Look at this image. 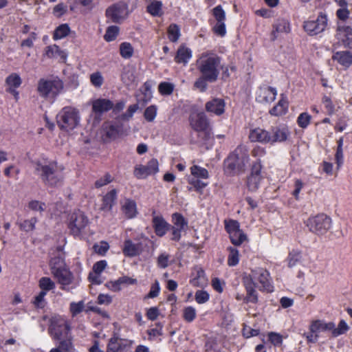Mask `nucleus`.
Instances as JSON below:
<instances>
[{"mask_svg": "<svg viewBox=\"0 0 352 352\" xmlns=\"http://www.w3.org/2000/svg\"><path fill=\"white\" fill-rule=\"evenodd\" d=\"M79 111L72 107H63L56 116L57 125L60 129L70 131L80 123Z\"/></svg>", "mask_w": 352, "mask_h": 352, "instance_id": "0eeeda50", "label": "nucleus"}, {"mask_svg": "<svg viewBox=\"0 0 352 352\" xmlns=\"http://www.w3.org/2000/svg\"><path fill=\"white\" fill-rule=\"evenodd\" d=\"M268 341L274 346H280L283 344V337L279 333L270 331L267 333Z\"/></svg>", "mask_w": 352, "mask_h": 352, "instance_id": "e2e57ef3", "label": "nucleus"}, {"mask_svg": "<svg viewBox=\"0 0 352 352\" xmlns=\"http://www.w3.org/2000/svg\"><path fill=\"white\" fill-rule=\"evenodd\" d=\"M210 299L209 293L204 289L197 290L195 294V300L198 304H204Z\"/></svg>", "mask_w": 352, "mask_h": 352, "instance_id": "774afa93", "label": "nucleus"}, {"mask_svg": "<svg viewBox=\"0 0 352 352\" xmlns=\"http://www.w3.org/2000/svg\"><path fill=\"white\" fill-rule=\"evenodd\" d=\"M69 309L72 317L74 318L84 311L85 302L83 300H80L78 302H72L69 304Z\"/></svg>", "mask_w": 352, "mask_h": 352, "instance_id": "13d9d810", "label": "nucleus"}, {"mask_svg": "<svg viewBox=\"0 0 352 352\" xmlns=\"http://www.w3.org/2000/svg\"><path fill=\"white\" fill-rule=\"evenodd\" d=\"M46 292H40L36 296H35L32 301V305L36 309H43L47 305L46 300L45 298Z\"/></svg>", "mask_w": 352, "mask_h": 352, "instance_id": "052dcab7", "label": "nucleus"}, {"mask_svg": "<svg viewBox=\"0 0 352 352\" xmlns=\"http://www.w3.org/2000/svg\"><path fill=\"white\" fill-rule=\"evenodd\" d=\"M250 160L248 148L240 144L223 161V171L226 175L234 176L243 173Z\"/></svg>", "mask_w": 352, "mask_h": 352, "instance_id": "39448f33", "label": "nucleus"}, {"mask_svg": "<svg viewBox=\"0 0 352 352\" xmlns=\"http://www.w3.org/2000/svg\"><path fill=\"white\" fill-rule=\"evenodd\" d=\"M157 107L154 104L150 105L145 109L144 112V118L147 122H153L157 116Z\"/></svg>", "mask_w": 352, "mask_h": 352, "instance_id": "338daca9", "label": "nucleus"}, {"mask_svg": "<svg viewBox=\"0 0 352 352\" xmlns=\"http://www.w3.org/2000/svg\"><path fill=\"white\" fill-rule=\"evenodd\" d=\"M226 103L223 99L214 98L205 104L206 111L216 116H221L225 112Z\"/></svg>", "mask_w": 352, "mask_h": 352, "instance_id": "bb28decb", "label": "nucleus"}, {"mask_svg": "<svg viewBox=\"0 0 352 352\" xmlns=\"http://www.w3.org/2000/svg\"><path fill=\"white\" fill-rule=\"evenodd\" d=\"M152 85L153 82L151 80H147L143 84L140 89V91L143 95V97L140 99V100L143 102V104H146L153 97L151 90Z\"/></svg>", "mask_w": 352, "mask_h": 352, "instance_id": "58836bf2", "label": "nucleus"}, {"mask_svg": "<svg viewBox=\"0 0 352 352\" xmlns=\"http://www.w3.org/2000/svg\"><path fill=\"white\" fill-rule=\"evenodd\" d=\"M134 176L137 179H143L152 174L150 166L138 165L134 168Z\"/></svg>", "mask_w": 352, "mask_h": 352, "instance_id": "3c124183", "label": "nucleus"}, {"mask_svg": "<svg viewBox=\"0 0 352 352\" xmlns=\"http://www.w3.org/2000/svg\"><path fill=\"white\" fill-rule=\"evenodd\" d=\"M122 251L126 257H135L143 252L144 245L142 242L135 243L131 239H127L124 241Z\"/></svg>", "mask_w": 352, "mask_h": 352, "instance_id": "aec40b11", "label": "nucleus"}, {"mask_svg": "<svg viewBox=\"0 0 352 352\" xmlns=\"http://www.w3.org/2000/svg\"><path fill=\"white\" fill-rule=\"evenodd\" d=\"M349 327L347 323L341 320L336 327V324L333 322H326L322 320H312L309 327V332L304 333L303 336L306 338L308 344L316 343L319 338V333L322 331H331V336L336 338L347 332Z\"/></svg>", "mask_w": 352, "mask_h": 352, "instance_id": "20e7f679", "label": "nucleus"}, {"mask_svg": "<svg viewBox=\"0 0 352 352\" xmlns=\"http://www.w3.org/2000/svg\"><path fill=\"white\" fill-rule=\"evenodd\" d=\"M172 221L175 227L183 229L185 230L188 226V221L179 212H175L172 214Z\"/></svg>", "mask_w": 352, "mask_h": 352, "instance_id": "864d4df0", "label": "nucleus"}, {"mask_svg": "<svg viewBox=\"0 0 352 352\" xmlns=\"http://www.w3.org/2000/svg\"><path fill=\"white\" fill-rule=\"evenodd\" d=\"M52 275L58 283L60 285V288L62 290H66L65 287L71 285L74 278L73 273L67 267L54 272Z\"/></svg>", "mask_w": 352, "mask_h": 352, "instance_id": "412c9836", "label": "nucleus"}, {"mask_svg": "<svg viewBox=\"0 0 352 352\" xmlns=\"http://www.w3.org/2000/svg\"><path fill=\"white\" fill-rule=\"evenodd\" d=\"M225 230L228 234L233 232H239L240 230V224L238 221L234 219H225L224 220Z\"/></svg>", "mask_w": 352, "mask_h": 352, "instance_id": "4d7b16f0", "label": "nucleus"}, {"mask_svg": "<svg viewBox=\"0 0 352 352\" xmlns=\"http://www.w3.org/2000/svg\"><path fill=\"white\" fill-rule=\"evenodd\" d=\"M288 267L292 268L296 266L302 259L301 252L298 250H292L287 256Z\"/></svg>", "mask_w": 352, "mask_h": 352, "instance_id": "de8ad7c7", "label": "nucleus"}, {"mask_svg": "<svg viewBox=\"0 0 352 352\" xmlns=\"http://www.w3.org/2000/svg\"><path fill=\"white\" fill-rule=\"evenodd\" d=\"M332 60L337 61L344 69H348L352 65V52L348 50L338 51L333 54Z\"/></svg>", "mask_w": 352, "mask_h": 352, "instance_id": "2f4dec72", "label": "nucleus"}, {"mask_svg": "<svg viewBox=\"0 0 352 352\" xmlns=\"http://www.w3.org/2000/svg\"><path fill=\"white\" fill-rule=\"evenodd\" d=\"M138 104L129 105L125 113L121 114L117 119L122 121H129L133 116V114L138 110Z\"/></svg>", "mask_w": 352, "mask_h": 352, "instance_id": "680f3d73", "label": "nucleus"}, {"mask_svg": "<svg viewBox=\"0 0 352 352\" xmlns=\"http://www.w3.org/2000/svg\"><path fill=\"white\" fill-rule=\"evenodd\" d=\"M250 282H253L255 286L261 292L271 293L274 292V285L270 273L263 267L252 269L250 273L244 277Z\"/></svg>", "mask_w": 352, "mask_h": 352, "instance_id": "6e6552de", "label": "nucleus"}, {"mask_svg": "<svg viewBox=\"0 0 352 352\" xmlns=\"http://www.w3.org/2000/svg\"><path fill=\"white\" fill-rule=\"evenodd\" d=\"M121 210L127 219L135 218L138 214L136 202L131 199H126Z\"/></svg>", "mask_w": 352, "mask_h": 352, "instance_id": "72a5a7b5", "label": "nucleus"}, {"mask_svg": "<svg viewBox=\"0 0 352 352\" xmlns=\"http://www.w3.org/2000/svg\"><path fill=\"white\" fill-rule=\"evenodd\" d=\"M71 329V322L65 316L57 314L50 317L48 334L53 340L58 341V344L50 352H74Z\"/></svg>", "mask_w": 352, "mask_h": 352, "instance_id": "f03ea898", "label": "nucleus"}, {"mask_svg": "<svg viewBox=\"0 0 352 352\" xmlns=\"http://www.w3.org/2000/svg\"><path fill=\"white\" fill-rule=\"evenodd\" d=\"M38 219L34 217L30 219H25L19 224L20 230L26 232L33 231L35 229V225L37 223Z\"/></svg>", "mask_w": 352, "mask_h": 352, "instance_id": "6e6d98bb", "label": "nucleus"}, {"mask_svg": "<svg viewBox=\"0 0 352 352\" xmlns=\"http://www.w3.org/2000/svg\"><path fill=\"white\" fill-rule=\"evenodd\" d=\"M152 225L155 234L159 237L164 236L170 228V225L162 216L153 217Z\"/></svg>", "mask_w": 352, "mask_h": 352, "instance_id": "c85d7f7f", "label": "nucleus"}, {"mask_svg": "<svg viewBox=\"0 0 352 352\" xmlns=\"http://www.w3.org/2000/svg\"><path fill=\"white\" fill-rule=\"evenodd\" d=\"M289 102L287 96L281 94L278 102L269 110V113L272 116L279 117L285 115L288 112Z\"/></svg>", "mask_w": 352, "mask_h": 352, "instance_id": "cd10ccee", "label": "nucleus"}, {"mask_svg": "<svg viewBox=\"0 0 352 352\" xmlns=\"http://www.w3.org/2000/svg\"><path fill=\"white\" fill-rule=\"evenodd\" d=\"M38 287L41 289L40 292H45L47 294L49 291L55 288L56 285L50 277L43 276L38 280Z\"/></svg>", "mask_w": 352, "mask_h": 352, "instance_id": "a18cd8bd", "label": "nucleus"}, {"mask_svg": "<svg viewBox=\"0 0 352 352\" xmlns=\"http://www.w3.org/2000/svg\"><path fill=\"white\" fill-rule=\"evenodd\" d=\"M106 16L118 23L128 15V6L123 2L113 4L106 10Z\"/></svg>", "mask_w": 352, "mask_h": 352, "instance_id": "f3484780", "label": "nucleus"}, {"mask_svg": "<svg viewBox=\"0 0 352 352\" xmlns=\"http://www.w3.org/2000/svg\"><path fill=\"white\" fill-rule=\"evenodd\" d=\"M212 14L216 21V23L212 28V32L220 37H224L226 35V14L225 10L221 5H218L211 10Z\"/></svg>", "mask_w": 352, "mask_h": 352, "instance_id": "2eb2a0df", "label": "nucleus"}, {"mask_svg": "<svg viewBox=\"0 0 352 352\" xmlns=\"http://www.w3.org/2000/svg\"><path fill=\"white\" fill-rule=\"evenodd\" d=\"M118 198V191L116 189H112L107 192L102 199L100 210L104 212H110L115 205Z\"/></svg>", "mask_w": 352, "mask_h": 352, "instance_id": "c756f323", "label": "nucleus"}, {"mask_svg": "<svg viewBox=\"0 0 352 352\" xmlns=\"http://www.w3.org/2000/svg\"><path fill=\"white\" fill-rule=\"evenodd\" d=\"M263 168V165L262 164L261 160L256 159L255 161L252 162L250 165V171L249 175L258 177H264L262 174Z\"/></svg>", "mask_w": 352, "mask_h": 352, "instance_id": "603ef678", "label": "nucleus"}, {"mask_svg": "<svg viewBox=\"0 0 352 352\" xmlns=\"http://www.w3.org/2000/svg\"><path fill=\"white\" fill-rule=\"evenodd\" d=\"M197 317V311L192 306L185 307L182 310V318L188 323H190L195 320Z\"/></svg>", "mask_w": 352, "mask_h": 352, "instance_id": "09e8293b", "label": "nucleus"}, {"mask_svg": "<svg viewBox=\"0 0 352 352\" xmlns=\"http://www.w3.org/2000/svg\"><path fill=\"white\" fill-rule=\"evenodd\" d=\"M71 29L67 23L58 25L54 31L52 38L54 41L62 39L69 34Z\"/></svg>", "mask_w": 352, "mask_h": 352, "instance_id": "e433bc0d", "label": "nucleus"}, {"mask_svg": "<svg viewBox=\"0 0 352 352\" xmlns=\"http://www.w3.org/2000/svg\"><path fill=\"white\" fill-rule=\"evenodd\" d=\"M243 284L245 287L246 295L243 298V302L245 304H256L258 301V293L256 291V286L253 282H250L243 277Z\"/></svg>", "mask_w": 352, "mask_h": 352, "instance_id": "5701e85b", "label": "nucleus"}, {"mask_svg": "<svg viewBox=\"0 0 352 352\" xmlns=\"http://www.w3.org/2000/svg\"><path fill=\"white\" fill-rule=\"evenodd\" d=\"M120 28L116 25L109 26L104 35V39L107 42H111L116 39L119 34Z\"/></svg>", "mask_w": 352, "mask_h": 352, "instance_id": "5fc2aeb1", "label": "nucleus"}, {"mask_svg": "<svg viewBox=\"0 0 352 352\" xmlns=\"http://www.w3.org/2000/svg\"><path fill=\"white\" fill-rule=\"evenodd\" d=\"M271 38L274 41L279 33H289L291 30L289 22L284 19H278L272 25Z\"/></svg>", "mask_w": 352, "mask_h": 352, "instance_id": "473e14b6", "label": "nucleus"}, {"mask_svg": "<svg viewBox=\"0 0 352 352\" xmlns=\"http://www.w3.org/2000/svg\"><path fill=\"white\" fill-rule=\"evenodd\" d=\"M158 91L162 96H169L174 91V85L168 82H162L158 86Z\"/></svg>", "mask_w": 352, "mask_h": 352, "instance_id": "69168bd1", "label": "nucleus"}, {"mask_svg": "<svg viewBox=\"0 0 352 352\" xmlns=\"http://www.w3.org/2000/svg\"><path fill=\"white\" fill-rule=\"evenodd\" d=\"M190 173L194 178L199 179H208L209 177V173L205 168L199 166L198 165H193L190 167Z\"/></svg>", "mask_w": 352, "mask_h": 352, "instance_id": "49530a36", "label": "nucleus"}, {"mask_svg": "<svg viewBox=\"0 0 352 352\" xmlns=\"http://www.w3.org/2000/svg\"><path fill=\"white\" fill-rule=\"evenodd\" d=\"M277 96V90L275 87L262 85L256 92V101L261 104H271Z\"/></svg>", "mask_w": 352, "mask_h": 352, "instance_id": "a211bd4d", "label": "nucleus"}, {"mask_svg": "<svg viewBox=\"0 0 352 352\" xmlns=\"http://www.w3.org/2000/svg\"><path fill=\"white\" fill-rule=\"evenodd\" d=\"M309 230L319 236L327 234L332 227V219L324 213L309 217L305 222Z\"/></svg>", "mask_w": 352, "mask_h": 352, "instance_id": "9d476101", "label": "nucleus"}, {"mask_svg": "<svg viewBox=\"0 0 352 352\" xmlns=\"http://www.w3.org/2000/svg\"><path fill=\"white\" fill-rule=\"evenodd\" d=\"M248 138L251 142H260L265 144H270L269 131L260 127L251 129Z\"/></svg>", "mask_w": 352, "mask_h": 352, "instance_id": "a878e982", "label": "nucleus"}, {"mask_svg": "<svg viewBox=\"0 0 352 352\" xmlns=\"http://www.w3.org/2000/svg\"><path fill=\"white\" fill-rule=\"evenodd\" d=\"M48 58H59L58 61L61 63H66L68 54L65 50H61L56 44L48 45L45 48L43 54Z\"/></svg>", "mask_w": 352, "mask_h": 352, "instance_id": "4be33fe9", "label": "nucleus"}, {"mask_svg": "<svg viewBox=\"0 0 352 352\" xmlns=\"http://www.w3.org/2000/svg\"><path fill=\"white\" fill-rule=\"evenodd\" d=\"M195 270V273L192 274L189 283L194 287H202L206 285L208 282L205 271L201 267H196Z\"/></svg>", "mask_w": 352, "mask_h": 352, "instance_id": "7c9ffc66", "label": "nucleus"}, {"mask_svg": "<svg viewBox=\"0 0 352 352\" xmlns=\"http://www.w3.org/2000/svg\"><path fill=\"white\" fill-rule=\"evenodd\" d=\"M270 144L274 145L276 143H283L287 141L291 136V131L289 126L285 124H280L272 126L269 130Z\"/></svg>", "mask_w": 352, "mask_h": 352, "instance_id": "dca6fc26", "label": "nucleus"}, {"mask_svg": "<svg viewBox=\"0 0 352 352\" xmlns=\"http://www.w3.org/2000/svg\"><path fill=\"white\" fill-rule=\"evenodd\" d=\"M327 16L324 12H320L316 19H309L304 22V30L309 36H316L324 31L327 26Z\"/></svg>", "mask_w": 352, "mask_h": 352, "instance_id": "ddd939ff", "label": "nucleus"}, {"mask_svg": "<svg viewBox=\"0 0 352 352\" xmlns=\"http://www.w3.org/2000/svg\"><path fill=\"white\" fill-rule=\"evenodd\" d=\"M221 58L212 52L201 53L196 60V69L200 76L194 82L193 87L200 92H205L208 83L215 82L220 74Z\"/></svg>", "mask_w": 352, "mask_h": 352, "instance_id": "f257e3e1", "label": "nucleus"}, {"mask_svg": "<svg viewBox=\"0 0 352 352\" xmlns=\"http://www.w3.org/2000/svg\"><path fill=\"white\" fill-rule=\"evenodd\" d=\"M133 340L121 338L118 336H113L111 337L108 342L107 346V352H124L129 349L132 344Z\"/></svg>", "mask_w": 352, "mask_h": 352, "instance_id": "6ab92c4d", "label": "nucleus"}, {"mask_svg": "<svg viewBox=\"0 0 352 352\" xmlns=\"http://www.w3.org/2000/svg\"><path fill=\"white\" fill-rule=\"evenodd\" d=\"M64 88L63 81L58 76L47 79L41 78L38 81L37 92L38 95L45 99H56Z\"/></svg>", "mask_w": 352, "mask_h": 352, "instance_id": "423d86ee", "label": "nucleus"}, {"mask_svg": "<svg viewBox=\"0 0 352 352\" xmlns=\"http://www.w3.org/2000/svg\"><path fill=\"white\" fill-rule=\"evenodd\" d=\"M229 252L228 256L227 263L230 267H234L239 264V250L232 246H229L227 248Z\"/></svg>", "mask_w": 352, "mask_h": 352, "instance_id": "ea45409f", "label": "nucleus"}, {"mask_svg": "<svg viewBox=\"0 0 352 352\" xmlns=\"http://www.w3.org/2000/svg\"><path fill=\"white\" fill-rule=\"evenodd\" d=\"M188 121L192 129L196 132L208 135L212 129L210 120L204 111L192 112Z\"/></svg>", "mask_w": 352, "mask_h": 352, "instance_id": "9b49d317", "label": "nucleus"}, {"mask_svg": "<svg viewBox=\"0 0 352 352\" xmlns=\"http://www.w3.org/2000/svg\"><path fill=\"white\" fill-rule=\"evenodd\" d=\"M230 242L235 246L241 245L244 241L248 240L247 235L240 229L239 232H233L229 234Z\"/></svg>", "mask_w": 352, "mask_h": 352, "instance_id": "c03bdc74", "label": "nucleus"}, {"mask_svg": "<svg viewBox=\"0 0 352 352\" xmlns=\"http://www.w3.org/2000/svg\"><path fill=\"white\" fill-rule=\"evenodd\" d=\"M89 220L85 214L78 210L73 212L69 217L68 228L74 236H78L88 225Z\"/></svg>", "mask_w": 352, "mask_h": 352, "instance_id": "4468645a", "label": "nucleus"}, {"mask_svg": "<svg viewBox=\"0 0 352 352\" xmlns=\"http://www.w3.org/2000/svg\"><path fill=\"white\" fill-rule=\"evenodd\" d=\"M100 138L103 143H109L127 134L124 124L118 119L103 122L100 129Z\"/></svg>", "mask_w": 352, "mask_h": 352, "instance_id": "1a4fd4ad", "label": "nucleus"}, {"mask_svg": "<svg viewBox=\"0 0 352 352\" xmlns=\"http://www.w3.org/2000/svg\"><path fill=\"white\" fill-rule=\"evenodd\" d=\"M34 174L37 175L49 188H57L62 185L65 166L58 164L56 160H49L47 158L36 160L32 162Z\"/></svg>", "mask_w": 352, "mask_h": 352, "instance_id": "7ed1b4c3", "label": "nucleus"}, {"mask_svg": "<svg viewBox=\"0 0 352 352\" xmlns=\"http://www.w3.org/2000/svg\"><path fill=\"white\" fill-rule=\"evenodd\" d=\"M134 49L129 42H123L120 45V54L125 59L131 58L133 55Z\"/></svg>", "mask_w": 352, "mask_h": 352, "instance_id": "8fccbe9b", "label": "nucleus"}, {"mask_svg": "<svg viewBox=\"0 0 352 352\" xmlns=\"http://www.w3.org/2000/svg\"><path fill=\"white\" fill-rule=\"evenodd\" d=\"M28 207L32 211L41 213L45 210L46 204L43 201L34 199L28 202Z\"/></svg>", "mask_w": 352, "mask_h": 352, "instance_id": "0e129e2a", "label": "nucleus"}, {"mask_svg": "<svg viewBox=\"0 0 352 352\" xmlns=\"http://www.w3.org/2000/svg\"><path fill=\"white\" fill-rule=\"evenodd\" d=\"M188 184L191 185V187L188 188V190H192L194 189L196 192L202 193L204 189L208 186V182H204L201 179L199 178H188Z\"/></svg>", "mask_w": 352, "mask_h": 352, "instance_id": "37998d69", "label": "nucleus"}, {"mask_svg": "<svg viewBox=\"0 0 352 352\" xmlns=\"http://www.w3.org/2000/svg\"><path fill=\"white\" fill-rule=\"evenodd\" d=\"M167 36L170 42H177L181 36L179 26L176 23L170 24L167 28Z\"/></svg>", "mask_w": 352, "mask_h": 352, "instance_id": "4c0bfd02", "label": "nucleus"}, {"mask_svg": "<svg viewBox=\"0 0 352 352\" xmlns=\"http://www.w3.org/2000/svg\"><path fill=\"white\" fill-rule=\"evenodd\" d=\"M146 11L153 16H161L163 14L162 3L160 1H154L146 7Z\"/></svg>", "mask_w": 352, "mask_h": 352, "instance_id": "a19ab883", "label": "nucleus"}, {"mask_svg": "<svg viewBox=\"0 0 352 352\" xmlns=\"http://www.w3.org/2000/svg\"><path fill=\"white\" fill-rule=\"evenodd\" d=\"M264 177H258L248 175L246 178V186L250 191L255 192L260 187L261 182Z\"/></svg>", "mask_w": 352, "mask_h": 352, "instance_id": "79ce46f5", "label": "nucleus"}, {"mask_svg": "<svg viewBox=\"0 0 352 352\" xmlns=\"http://www.w3.org/2000/svg\"><path fill=\"white\" fill-rule=\"evenodd\" d=\"M7 85L6 90H11L12 89H18L22 84V79L19 74L16 73H12L8 75L5 80Z\"/></svg>", "mask_w": 352, "mask_h": 352, "instance_id": "f704fd0d", "label": "nucleus"}, {"mask_svg": "<svg viewBox=\"0 0 352 352\" xmlns=\"http://www.w3.org/2000/svg\"><path fill=\"white\" fill-rule=\"evenodd\" d=\"M338 38L342 45L352 50V27L350 25H339L338 27Z\"/></svg>", "mask_w": 352, "mask_h": 352, "instance_id": "393cba45", "label": "nucleus"}, {"mask_svg": "<svg viewBox=\"0 0 352 352\" xmlns=\"http://www.w3.org/2000/svg\"><path fill=\"white\" fill-rule=\"evenodd\" d=\"M311 116L307 112H302L297 118V124L301 129H307L311 123Z\"/></svg>", "mask_w": 352, "mask_h": 352, "instance_id": "bf43d9fd", "label": "nucleus"}, {"mask_svg": "<svg viewBox=\"0 0 352 352\" xmlns=\"http://www.w3.org/2000/svg\"><path fill=\"white\" fill-rule=\"evenodd\" d=\"M192 57V50L185 44H182L176 52L174 57V61L177 64H182L184 66H186Z\"/></svg>", "mask_w": 352, "mask_h": 352, "instance_id": "b1692460", "label": "nucleus"}, {"mask_svg": "<svg viewBox=\"0 0 352 352\" xmlns=\"http://www.w3.org/2000/svg\"><path fill=\"white\" fill-rule=\"evenodd\" d=\"M49 265L52 274L67 267L64 258L60 256L52 257Z\"/></svg>", "mask_w": 352, "mask_h": 352, "instance_id": "c9c22d12", "label": "nucleus"}, {"mask_svg": "<svg viewBox=\"0 0 352 352\" xmlns=\"http://www.w3.org/2000/svg\"><path fill=\"white\" fill-rule=\"evenodd\" d=\"M113 107V102L107 98H97L91 102V116L93 123L98 124L104 113L109 111Z\"/></svg>", "mask_w": 352, "mask_h": 352, "instance_id": "f8f14e48", "label": "nucleus"}]
</instances>
